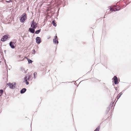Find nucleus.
Returning a JSON list of instances; mask_svg holds the SVG:
<instances>
[{
	"mask_svg": "<svg viewBox=\"0 0 131 131\" xmlns=\"http://www.w3.org/2000/svg\"><path fill=\"white\" fill-rule=\"evenodd\" d=\"M53 42L56 44H58V41L57 39V36H55L54 37V38L53 39Z\"/></svg>",
	"mask_w": 131,
	"mask_h": 131,
	"instance_id": "obj_7",
	"label": "nucleus"
},
{
	"mask_svg": "<svg viewBox=\"0 0 131 131\" xmlns=\"http://www.w3.org/2000/svg\"><path fill=\"white\" fill-rule=\"evenodd\" d=\"M52 24H53V25L54 26H56L57 24L55 23L54 20H53L52 21Z\"/></svg>",
	"mask_w": 131,
	"mask_h": 131,
	"instance_id": "obj_15",
	"label": "nucleus"
},
{
	"mask_svg": "<svg viewBox=\"0 0 131 131\" xmlns=\"http://www.w3.org/2000/svg\"><path fill=\"white\" fill-rule=\"evenodd\" d=\"M37 27V24L36 23V22H34V20H33L31 25V27H32L33 28L35 29Z\"/></svg>",
	"mask_w": 131,
	"mask_h": 131,
	"instance_id": "obj_3",
	"label": "nucleus"
},
{
	"mask_svg": "<svg viewBox=\"0 0 131 131\" xmlns=\"http://www.w3.org/2000/svg\"><path fill=\"white\" fill-rule=\"evenodd\" d=\"M33 51L35 53V50L34 49L33 50Z\"/></svg>",
	"mask_w": 131,
	"mask_h": 131,
	"instance_id": "obj_22",
	"label": "nucleus"
},
{
	"mask_svg": "<svg viewBox=\"0 0 131 131\" xmlns=\"http://www.w3.org/2000/svg\"><path fill=\"white\" fill-rule=\"evenodd\" d=\"M41 29L35 31V33L37 34H38L40 31Z\"/></svg>",
	"mask_w": 131,
	"mask_h": 131,
	"instance_id": "obj_14",
	"label": "nucleus"
},
{
	"mask_svg": "<svg viewBox=\"0 0 131 131\" xmlns=\"http://www.w3.org/2000/svg\"><path fill=\"white\" fill-rule=\"evenodd\" d=\"M26 90V89L25 88H23L20 91V93H24Z\"/></svg>",
	"mask_w": 131,
	"mask_h": 131,
	"instance_id": "obj_11",
	"label": "nucleus"
},
{
	"mask_svg": "<svg viewBox=\"0 0 131 131\" xmlns=\"http://www.w3.org/2000/svg\"><path fill=\"white\" fill-rule=\"evenodd\" d=\"M8 36L7 35H4L3 36V38H1V40L3 41H6L8 38H9Z\"/></svg>",
	"mask_w": 131,
	"mask_h": 131,
	"instance_id": "obj_4",
	"label": "nucleus"
},
{
	"mask_svg": "<svg viewBox=\"0 0 131 131\" xmlns=\"http://www.w3.org/2000/svg\"><path fill=\"white\" fill-rule=\"evenodd\" d=\"M113 79H114L115 84H116L118 83L117 78L116 76H114Z\"/></svg>",
	"mask_w": 131,
	"mask_h": 131,
	"instance_id": "obj_8",
	"label": "nucleus"
},
{
	"mask_svg": "<svg viewBox=\"0 0 131 131\" xmlns=\"http://www.w3.org/2000/svg\"><path fill=\"white\" fill-rule=\"evenodd\" d=\"M37 74V73L36 72H35L34 73V77L35 78H36V76L35 75H36Z\"/></svg>",
	"mask_w": 131,
	"mask_h": 131,
	"instance_id": "obj_18",
	"label": "nucleus"
},
{
	"mask_svg": "<svg viewBox=\"0 0 131 131\" xmlns=\"http://www.w3.org/2000/svg\"><path fill=\"white\" fill-rule=\"evenodd\" d=\"M122 94V92L120 93L118 95H117L116 97V98H119L121 96Z\"/></svg>",
	"mask_w": 131,
	"mask_h": 131,
	"instance_id": "obj_12",
	"label": "nucleus"
},
{
	"mask_svg": "<svg viewBox=\"0 0 131 131\" xmlns=\"http://www.w3.org/2000/svg\"><path fill=\"white\" fill-rule=\"evenodd\" d=\"M36 42L38 43L39 44L41 42L40 38L39 37H37L36 38Z\"/></svg>",
	"mask_w": 131,
	"mask_h": 131,
	"instance_id": "obj_9",
	"label": "nucleus"
},
{
	"mask_svg": "<svg viewBox=\"0 0 131 131\" xmlns=\"http://www.w3.org/2000/svg\"><path fill=\"white\" fill-rule=\"evenodd\" d=\"M3 90H0V96H1L3 92Z\"/></svg>",
	"mask_w": 131,
	"mask_h": 131,
	"instance_id": "obj_17",
	"label": "nucleus"
},
{
	"mask_svg": "<svg viewBox=\"0 0 131 131\" xmlns=\"http://www.w3.org/2000/svg\"><path fill=\"white\" fill-rule=\"evenodd\" d=\"M120 9H117L116 6H114L112 8L111 7L110 10L112 11H115L119 10Z\"/></svg>",
	"mask_w": 131,
	"mask_h": 131,
	"instance_id": "obj_5",
	"label": "nucleus"
},
{
	"mask_svg": "<svg viewBox=\"0 0 131 131\" xmlns=\"http://www.w3.org/2000/svg\"><path fill=\"white\" fill-rule=\"evenodd\" d=\"M25 81H26V83L28 85L29 84V83L27 81V77H25Z\"/></svg>",
	"mask_w": 131,
	"mask_h": 131,
	"instance_id": "obj_13",
	"label": "nucleus"
},
{
	"mask_svg": "<svg viewBox=\"0 0 131 131\" xmlns=\"http://www.w3.org/2000/svg\"><path fill=\"white\" fill-rule=\"evenodd\" d=\"M33 28H30L29 29V31L32 33H34L35 32V29Z\"/></svg>",
	"mask_w": 131,
	"mask_h": 131,
	"instance_id": "obj_10",
	"label": "nucleus"
},
{
	"mask_svg": "<svg viewBox=\"0 0 131 131\" xmlns=\"http://www.w3.org/2000/svg\"><path fill=\"white\" fill-rule=\"evenodd\" d=\"M27 18V16L25 13H24L20 16V22L23 23Z\"/></svg>",
	"mask_w": 131,
	"mask_h": 131,
	"instance_id": "obj_1",
	"label": "nucleus"
},
{
	"mask_svg": "<svg viewBox=\"0 0 131 131\" xmlns=\"http://www.w3.org/2000/svg\"><path fill=\"white\" fill-rule=\"evenodd\" d=\"M100 129L99 126L97 127L94 130V131H99Z\"/></svg>",
	"mask_w": 131,
	"mask_h": 131,
	"instance_id": "obj_16",
	"label": "nucleus"
},
{
	"mask_svg": "<svg viewBox=\"0 0 131 131\" xmlns=\"http://www.w3.org/2000/svg\"><path fill=\"white\" fill-rule=\"evenodd\" d=\"M9 45L10 47L13 49L16 46L15 43L14 42L12 41L10 42Z\"/></svg>",
	"mask_w": 131,
	"mask_h": 131,
	"instance_id": "obj_6",
	"label": "nucleus"
},
{
	"mask_svg": "<svg viewBox=\"0 0 131 131\" xmlns=\"http://www.w3.org/2000/svg\"><path fill=\"white\" fill-rule=\"evenodd\" d=\"M6 2L8 3H9L11 2L10 0H9V1L6 0Z\"/></svg>",
	"mask_w": 131,
	"mask_h": 131,
	"instance_id": "obj_20",
	"label": "nucleus"
},
{
	"mask_svg": "<svg viewBox=\"0 0 131 131\" xmlns=\"http://www.w3.org/2000/svg\"><path fill=\"white\" fill-rule=\"evenodd\" d=\"M7 85L9 86L10 88L13 89L15 88L16 85L15 83H9L7 84Z\"/></svg>",
	"mask_w": 131,
	"mask_h": 131,
	"instance_id": "obj_2",
	"label": "nucleus"
},
{
	"mask_svg": "<svg viewBox=\"0 0 131 131\" xmlns=\"http://www.w3.org/2000/svg\"><path fill=\"white\" fill-rule=\"evenodd\" d=\"M28 63H32V61L30 59H28Z\"/></svg>",
	"mask_w": 131,
	"mask_h": 131,
	"instance_id": "obj_19",
	"label": "nucleus"
},
{
	"mask_svg": "<svg viewBox=\"0 0 131 131\" xmlns=\"http://www.w3.org/2000/svg\"><path fill=\"white\" fill-rule=\"evenodd\" d=\"M30 76H29L28 78H27V80H29V79H30Z\"/></svg>",
	"mask_w": 131,
	"mask_h": 131,
	"instance_id": "obj_21",
	"label": "nucleus"
}]
</instances>
